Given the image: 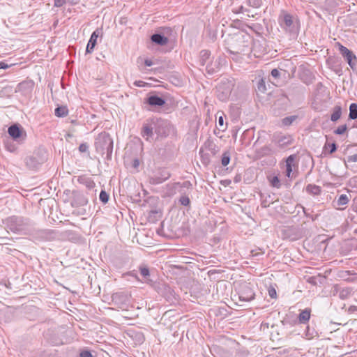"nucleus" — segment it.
Masks as SVG:
<instances>
[{"label": "nucleus", "instance_id": "obj_1", "mask_svg": "<svg viewBox=\"0 0 357 357\" xmlns=\"http://www.w3.org/2000/svg\"><path fill=\"white\" fill-rule=\"evenodd\" d=\"M227 51L232 54H245L250 50V38L241 31H237L225 40Z\"/></svg>", "mask_w": 357, "mask_h": 357}, {"label": "nucleus", "instance_id": "obj_2", "mask_svg": "<svg viewBox=\"0 0 357 357\" xmlns=\"http://www.w3.org/2000/svg\"><path fill=\"white\" fill-rule=\"evenodd\" d=\"M6 225L14 233H26L31 230L33 223L28 218L13 215L6 219Z\"/></svg>", "mask_w": 357, "mask_h": 357}, {"label": "nucleus", "instance_id": "obj_3", "mask_svg": "<svg viewBox=\"0 0 357 357\" xmlns=\"http://www.w3.org/2000/svg\"><path fill=\"white\" fill-rule=\"evenodd\" d=\"M95 148L100 154L106 153L107 158L110 160L113 151V140L110 135L105 132L98 134L96 138Z\"/></svg>", "mask_w": 357, "mask_h": 357}, {"label": "nucleus", "instance_id": "obj_4", "mask_svg": "<svg viewBox=\"0 0 357 357\" xmlns=\"http://www.w3.org/2000/svg\"><path fill=\"white\" fill-rule=\"evenodd\" d=\"M152 124L158 137H167L174 132V126L167 120L162 119H152Z\"/></svg>", "mask_w": 357, "mask_h": 357}, {"label": "nucleus", "instance_id": "obj_5", "mask_svg": "<svg viewBox=\"0 0 357 357\" xmlns=\"http://www.w3.org/2000/svg\"><path fill=\"white\" fill-rule=\"evenodd\" d=\"M278 20L280 26L286 32L296 34L298 31V22L291 15L283 13L279 16Z\"/></svg>", "mask_w": 357, "mask_h": 357}, {"label": "nucleus", "instance_id": "obj_6", "mask_svg": "<svg viewBox=\"0 0 357 357\" xmlns=\"http://www.w3.org/2000/svg\"><path fill=\"white\" fill-rule=\"evenodd\" d=\"M112 301L117 307L125 310L129 306L130 297L126 293L117 292L112 294Z\"/></svg>", "mask_w": 357, "mask_h": 357}, {"label": "nucleus", "instance_id": "obj_7", "mask_svg": "<svg viewBox=\"0 0 357 357\" xmlns=\"http://www.w3.org/2000/svg\"><path fill=\"white\" fill-rule=\"evenodd\" d=\"M170 176L171 174L167 169H159L149 176V182L151 185H158L169 179Z\"/></svg>", "mask_w": 357, "mask_h": 357}, {"label": "nucleus", "instance_id": "obj_8", "mask_svg": "<svg viewBox=\"0 0 357 357\" xmlns=\"http://www.w3.org/2000/svg\"><path fill=\"white\" fill-rule=\"evenodd\" d=\"M338 48L340 53L343 58L347 61L349 66L352 70H356L357 58L352 51L349 50L347 47L343 46L340 43H338Z\"/></svg>", "mask_w": 357, "mask_h": 357}, {"label": "nucleus", "instance_id": "obj_9", "mask_svg": "<svg viewBox=\"0 0 357 357\" xmlns=\"http://www.w3.org/2000/svg\"><path fill=\"white\" fill-rule=\"evenodd\" d=\"M224 61L225 59L220 56L212 57L211 60L208 61L207 64L205 65L206 73L208 75H213L219 72Z\"/></svg>", "mask_w": 357, "mask_h": 357}, {"label": "nucleus", "instance_id": "obj_10", "mask_svg": "<svg viewBox=\"0 0 357 357\" xmlns=\"http://www.w3.org/2000/svg\"><path fill=\"white\" fill-rule=\"evenodd\" d=\"M283 238L291 241H296L302 238V232L300 229L295 227H287L282 230Z\"/></svg>", "mask_w": 357, "mask_h": 357}, {"label": "nucleus", "instance_id": "obj_11", "mask_svg": "<svg viewBox=\"0 0 357 357\" xmlns=\"http://www.w3.org/2000/svg\"><path fill=\"white\" fill-rule=\"evenodd\" d=\"M218 98L221 101L227 100L231 93V84L229 83H221L217 87Z\"/></svg>", "mask_w": 357, "mask_h": 357}, {"label": "nucleus", "instance_id": "obj_12", "mask_svg": "<svg viewBox=\"0 0 357 357\" xmlns=\"http://www.w3.org/2000/svg\"><path fill=\"white\" fill-rule=\"evenodd\" d=\"M238 298L241 301H250L255 298V292L250 286L245 285L240 291Z\"/></svg>", "mask_w": 357, "mask_h": 357}, {"label": "nucleus", "instance_id": "obj_13", "mask_svg": "<svg viewBox=\"0 0 357 357\" xmlns=\"http://www.w3.org/2000/svg\"><path fill=\"white\" fill-rule=\"evenodd\" d=\"M351 199V195L342 194L336 197L333 202V206L338 210H344Z\"/></svg>", "mask_w": 357, "mask_h": 357}, {"label": "nucleus", "instance_id": "obj_14", "mask_svg": "<svg viewBox=\"0 0 357 357\" xmlns=\"http://www.w3.org/2000/svg\"><path fill=\"white\" fill-rule=\"evenodd\" d=\"M8 132L13 139L15 141L21 142L24 139L22 137V129L18 124L10 126L8 129Z\"/></svg>", "mask_w": 357, "mask_h": 357}, {"label": "nucleus", "instance_id": "obj_15", "mask_svg": "<svg viewBox=\"0 0 357 357\" xmlns=\"http://www.w3.org/2000/svg\"><path fill=\"white\" fill-rule=\"evenodd\" d=\"M174 187L175 189L179 188L178 192L181 195H189L192 190V184L189 181L175 183Z\"/></svg>", "mask_w": 357, "mask_h": 357}, {"label": "nucleus", "instance_id": "obj_16", "mask_svg": "<svg viewBox=\"0 0 357 357\" xmlns=\"http://www.w3.org/2000/svg\"><path fill=\"white\" fill-rule=\"evenodd\" d=\"M352 293L350 287H341L339 285L334 286L333 295L338 294L340 299L344 300L349 298Z\"/></svg>", "mask_w": 357, "mask_h": 357}, {"label": "nucleus", "instance_id": "obj_17", "mask_svg": "<svg viewBox=\"0 0 357 357\" xmlns=\"http://www.w3.org/2000/svg\"><path fill=\"white\" fill-rule=\"evenodd\" d=\"M44 159L39 158L37 155L33 154V155L29 156L25 159L26 165L31 169H35L44 162Z\"/></svg>", "mask_w": 357, "mask_h": 357}, {"label": "nucleus", "instance_id": "obj_18", "mask_svg": "<svg viewBox=\"0 0 357 357\" xmlns=\"http://www.w3.org/2000/svg\"><path fill=\"white\" fill-rule=\"evenodd\" d=\"M153 125L152 121L150 123H145L142 128L141 135L146 141H150L153 135Z\"/></svg>", "mask_w": 357, "mask_h": 357}, {"label": "nucleus", "instance_id": "obj_19", "mask_svg": "<svg viewBox=\"0 0 357 357\" xmlns=\"http://www.w3.org/2000/svg\"><path fill=\"white\" fill-rule=\"evenodd\" d=\"M146 102L153 107H162L165 104V100L156 95H152L148 97Z\"/></svg>", "mask_w": 357, "mask_h": 357}, {"label": "nucleus", "instance_id": "obj_20", "mask_svg": "<svg viewBox=\"0 0 357 357\" xmlns=\"http://www.w3.org/2000/svg\"><path fill=\"white\" fill-rule=\"evenodd\" d=\"M99 34V29H96L92 33L86 48V53H91L93 51L94 47L97 43V38H98Z\"/></svg>", "mask_w": 357, "mask_h": 357}, {"label": "nucleus", "instance_id": "obj_21", "mask_svg": "<svg viewBox=\"0 0 357 357\" xmlns=\"http://www.w3.org/2000/svg\"><path fill=\"white\" fill-rule=\"evenodd\" d=\"M151 40L153 43L159 45H165L168 43V38L161 33H154L151 36Z\"/></svg>", "mask_w": 357, "mask_h": 357}, {"label": "nucleus", "instance_id": "obj_22", "mask_svg": "<svg viewBox=\"0 0 357 357\" xmlns=\"http://www.w3.org/2000/svg\"><path fill=\"white\" fill-rule=\"evenodd\" d=\"M311 309L305 308L301 311L298 319L300 324H307L310 319Z\"/></svg>", "mask_w": 357, "mask_h": 357}, {"label": "nucleus", "instance_id": "obj_23", "mask_svg": "<svg viewBox=\"0 0 357 357\" xmlns=\"http://www.w3.org/2000/svg\"><path fill=\"white\" fill-rule=\"evenodd\" d=\"M199 57V63L202 66L206 65L208 61L212 59L211 58V52L206 50H204L200 52Z\"/></svg>", "mask_w": 357, "mask_h": 357}, {"label": "nucleus", "instance_id": "obj_24", "mask_svg": "<svg viewBox=\"0 0 357 357\" xmlns=\"http://www.w3.org/2000/svg\"><path fill=\"white\" fill-rule=\"evenodd\" d=\"M296 159L295 155H291L286 159V175L287 177H290L292 172V166Z\"/></svg>", "mask_w": 357, "mask_h": 357}, {"label": "nucleus", "instance_id": "obj_25", "mask_svg": "<svg viewBox=\"0 0 357 357\" xmlns=\"http://www.w3.org/2000/svg\"><path fill=\"white\" fill-rule=\"evenodd\" d=\"M80 184L85 185L88 189H92L95 187V183L90 177L79 176L77 179Z\"/></svg>", "mask_w": 357, "mask_h": 357}, {"label": "nucleus", "instance_id": "obj_26", "mask_svg": "<svg viewBox=\"0 0 357 357\" xmlns=\"http://www.w3.org/2000/svg\"><path fill=\"white\" fill-rule=\"evenodd\" d=\"M139 270L140 274L142 275V276L144 277V278L145 279V282L146 283L152 282V280L149 278V277L150 276V271L147 266L142 264L139 266Z\"/></svg>", "mask_w": 357, "mask_h": 357}, {"label": "nucleus", "instance_id": "obj_27", "mask_svg": "<svg viewBox=\"0 0 357 357\" xmlns=\"http://www.w3.org/2000/svg\"><path fill=\"white\" fill-rule=\"evenodd\" d=\"M342 115V107L340 105H335L331 116V120L333 122L340 119Z\"/></svg>", "mask_w": 357, "mask_h": 357}, {"label": "nucleus", "instance_id": "obj_28", "mask_svg": "<svg viewBox=\"0 0 357 357\" xmlns=\"http://www.w3.org/2000/svg\"><path fill=\"white\" fill-rule=\"evenodd\" d=\"M321 188L318 185L309 184L306 187V192L310 195H318L321 193Z\"/></svg>", "mask_w": 357, "mask_h": 357}, {"label": "nucleus", "instance_id": "obj_29", "mask_svg": "<svg viewBox=\"0 0 357 357\" xmlns=\"http://www.w3.org/2000/svg\"><path fill=\"white\" fill-rule=\"evenodd\" d=\"M68 109L66 106H60L55 109L54 114L58 117H64L68 115Z\"/></svg>", "mask_w": 357, "mask_h": 357}, {"label": "nucleus", "instance_id": "obj_30", "mask_svg": "<svg viewBox=\"0 0 357 357\" xmlns=\"http://www.w3.org/2000/svg\"><path fill=\"white\" fill-rule=\"evenodd\" d=\"M349 118L352 120L357 119V104L356 103H351L350 105Z\"/></svg>", "mask_w": 357, "mask_h": 357}, {"label": "nucleus", "instance_id": "obj_31", "mask_svg": "<svg viewBox=\"0 0 357 357\" xmlns=\"http://www.w3.org/2000/svg\"><path fill=\"white\" fill-rule=\"evenodd\" d=\"M297 118H298V116H296V115L287 116V117L282 119V123L284 126H289L290 125L292 124V123L295 120L297 119Z\"/></svg>", "mask_w": 357, "mask_h": 357}, {"label": "nucleus", "instance_id": "obj_32", "mask_svg": "<svg viewBox=\"0 0 357 357\" xmlns=\"http://www.w3.org/2000/svg\"><path fill=\"white\" fill-rule=\"evenodd\" d=\"M257 90L261 93H264L266 91L265 81L264 79H259L257 82Z\"/></svg>", "mask_w": 357, "mask_h": 357}, {"label": "nucleus", "instance_id": "obj_33", "mask_svg": "<svg viewBox=\"0 0 357 357\" xmlns=\"http://www.w3.org/2000/svg\"><path fill=\"white\" fill-rule=\"evenodd\" d=\"M230 162V153L228 151L223 153L221 159V163L223 166H227Z\"/></svg>", "mask_w": 357, "mask_h": 357}, {"label": "nucleus", "instance_id": "obj_34", "mask_svg": "<svg viewBox=\"0 0 357 357\" xmlns=\"http://www.w3.org/2000/svg\"><path fill=\"white\" fill-rule=\"evenodd\" d=\"M189 195H181L179 199V203L185 206H188L190 204V201L188 197Z\"/></svg>", "mask_w": 357, "mask_h": 357}, {"label": "nucleus", "instance_id": "obj_35", "mask_svg": "<svg viewBox=\"0 0 357 357\" xmlns=\"http://www.w3.org/2000/svg\"><path fill=\"white\" fill-rule=\"evenodd\" d=\"M248 5L258 8L262 5V0H248Z\"/></svg>", "mask_w": 357, "mask_h": 357}, {"label": "nucleus", "instance_id": "obj_36", "mask_svg": "<svg viewBox=\"0 0 357 357\" xmlns=\"http://www.w3.org/2000/svg\"><path fill=\"white\" fill-rule=\"evenodd\" d=\"M347 130V124H344V125H342V126H338L335 130H334V133L336 134V135H343L346 130Z\"/></svg>", "mask_w": 357, "mask_h": 357}, {"label": "nucleus", "instance_id": "obj_37", "mask_svg": "<svg viewBox=\"0 0 357 357\" xmlns=\"http://www.w3.org/2000/svg\"><path fill=\"white\" fill-rule=\"evenodd\" d=\"M271 152V149L269 146H265L262 148H261L258 151L257 153L260 155H266L270 154Z\"/></svg>", "mask_w": 357, "mask_h": 357}, {"label": "nucleus", "instance_id": "obj_38", "mask_svg": "<svg viewBox=\"0 0 357 357\" xmlns=\"http://www.w3.org/2000/svg\"><path fill=\"white\" fill-rule=\"evenodd\" d=\"M99 198L102 203L106 204L109 201V195L105 190H101Z\"/></svg>", "mask_w": 357, "mask_h": 357}, {"label": "nucleus", "instance_id": "obj_39", "mask_svg": "<svg viewBox=\"0 0 357 357\" xmlns=\"http://www.w3.org/2000/svg\"><path fill=\"white\" fill-rule=\"evenodd\" d=\"M205 146L208 150L211 151L213 153H215L216 145L212 141L207 140L205 142Z\"/></svg>", "mask_w": 357, "mask_h": 357}, {"label": "nucleus", "instance_id": "obj_40", "mask_svg": "<svg viewBox=\"0 0 357 357\" xmlns=\"http://www.w3.org/2000/svg\"><path fill=\"white\" fill-rule=\"evenodd\" d=\"M271 185L276 188H280V181L278 176H273L272 179L270 181Z\"/></svg>", "mask_w": 357, "mask_h": 357}, {"label": "nucleus", "instance_id": "obj_41", "mask_svg": "<svg viewBox=\"0 0 357 357\" xmlns=\"http://www.w3.org/2000/svg\"><path fill=\"white\" fill-rule=\"evenodd\" d=\"M327 146H328L330 149L329 154L333 153L337 150V144L335 142L331 144H326L324 148H326Z\"/></svg>", "mask_w": 357, "mask_h": 357}, {"label": "nucleus", "instance_id": "obj_42", "mask_svg": "<svg viewBox=\"0 0 357 357\" xmlns=\"http://www.w3.org/2000/svg\"><path fill=\"white\" fill-rule=\"evenodd\" d=\"M280 71L276 68H274L271 70V76L275 79H278L280 77Z\"/></svg>", "mask_w": 357, "mask_h": 357}, {"label": "nucleus", "instance_id": "obj_43", "mask_svg": "<svg viewBox=\"0 0 357 357\" xmlns=\"http://www.w3.org/2000/svg\"><path fill=\"white\" fill-rule=\"evenodd\" d=\"M278 143L280 144V145L290 144H291V139H290L289 137H282L278 141Z\"/></svg>", "mask_w": 357, "mask_h": 357}, {"label": "nucleus", "instance_id": "obj_44", "mask_svg": "<svg viewBox=\"0 0 357 357\" xmlns=\"http://www.w3.org/2000/svg\"><path fill=\"white\" fill-rule=\"evenodd\" d=\"M79 151L81 153H89V145L86 143H82L79 146Z\"/></svg>", "mask_w": 357, "mask_h": 357}, {"label": "nucleus", "instance_id": "obj_45", "mask_svg": "<svg viewBox=\"0 0 357 357\" xmlns=\"http://www.w3.org/2000/svg\"><path fill=\"white\" fill-rule=\"evenodd\" d=\"M344 162H345L346 165H347V162H348V163L356 162H357V153L348 156L347 158V161H344Z\"/></svg>", "mask_w": 357, "mask_h": 357}, {"label": "nucleus", "instance_id": "obj_46", "mask_svg": "<svg viewBox=\"0 0 357 357\" xmlns=\"http://www.w3.org/2000/svg\"><path fill=\"white\" fill-rule=\"evenodd\" d=\"M14 63H8L6 61L0 62V69H7L13 66Z\"/></svg>", "mask_w": 357, "mask_h": 357}, {"label": "nucleus", "instance_id": "obj_47", "mask_svg": "<svg viewBox=\"0 0 357 357\" xmlns=\"http://www.w3.org/2000/svg\"><path fill=\"white\" fill-rule=\"evenodd\" d=\"M268 295L271 298H276L277 294H276V290L275 289L274 287H270L268 289Z\"/></svg>", "mask_w": 357, "mask_h": 357}, {"label": "nucleus", "instance_id": "obj_48", "mask_svg": "<svg viewBox=\"0 0 357 357\" xmlns=\"http://www.w3.org/2000/svg\"><path fill=\"white\" fill-rule=\"evenodd\" d=\"M218 126H220V128L224 131L226 128V127L224 126V119L222 116L218 117Z\"/></svg>", "mask_w": 357, "mask_h": 357}, {"label": "nucleus", "instance_id": "obj_49", "mask_svg": "<svg viewBox=\"0 0 357 357\" xmlns=\"http://www.w3.org/2000/svg\"><path fill=\"white\" fill-rule=\"evenodd\" d=\"M271 203H273V202H271L268 201L267 197H266L265 199H263L261 200V206L263 208H267V207H268L270 206V204Z\"/></svg>", "mask_w": 357, "mask_h": 357}, {"label": "nucleus", "instance_id": "obj_50", "mask_svg": "<svg viewBox=\"0 0 357 357\" xmlns=\"http://www.w3.org/2000/svg\"><path fill=\"white\" fill-rule=\"evenodd\" d=\"M80 357H92V354L89 351L84 350L80 353Z\"/></svg>", "mask_w": 357, "mask_h": 357}, {"label": "nucleus", "instance_id": "obj_51", "mask_svg": "<svg viewBox=\"0 0 357 357\" xmlns=\"http://www.w3.org/2000/svg\"><path fill=\"white\" fill-rule=\"evenodd\" d=\"M66 3V0H54V6L56 7H61Z\"/></svg>", "mask_w": 357, "mask_h": 357}, {"label": "nucleus", "instance_id": "obj_52", "mask_svg": "<svg viewBox=\"0 0 357 357\" xmlns=\"http://www.w3.org/2000/svg\"><path fill=\"white\" fill-rule=\"evenodd\" d=\"M126 275H130L135 278L137 280L139 281V278L137 275L135 273V271H130L126 273Z\"/></svg>", "mask_w": 357, "mask_h": 357}, {"label": "nucleus", "instance_id": "obj_53", "mask_svg": "<svg viewBox=\"0 0 357 357\" xmlns=\"http://www.w3.org/2000/svg\"><path fill=\"white\" fill-rule=\"evenodd\" d=\"M248 10L247 8H245L243 6H241L239 8H238V10H236V11H234L236 13H244V12H248Z\"/></svg>", "mask_w": 357, "mask_h": 357}, {"label": "nucleus", "instance_id": "obj_54", "mask_svg": "<svg viewBox=\"0 0 357 357\" xmlns=\"http://www.w3.org/2000/svg\"><path fill=\"white\" fill-rule=\"evenodd\" d=\"M38 232L40 233V236L43 238L45 237L48 233L47 230H40Z\"/></svg>", "mask_w": 357, "mask_h": 357}, {"label": "nucleus", "instance_id": "obj_55", "mask_svg": "<svg viewBox=\"0 0 357 357\" xmlns=\"http://www.w3.org/2000/svg\"><path fill=\"white\" fill-rule=\"evenodd\" d=\"M134 84L136 86H144V82L142 81H135Z\"/></svg>", "mask_w": 357, "mask_h": 357}, {"label": "nucleus", "instance_id": "obj_56", "mask_svg": "<svg viewBox=\"0 0 357 357\" xmlns=\"http://www.w3.org/2000/svg\"><path fill=\"white\" fill-rule=\"evenodd\" d=\"M144 64L146 66H151L153 65V61L149 59H146L144 61Z\"/></svg>", "mask_w": 357, "mask_h": 357}, {"label": "nucleus", "instance_id": "obj_57", "mask_svg": "<svg viewBox=\"0 0 357 357\" xmlns=\"http://www.w3.org/2000/svg\"><path fill=\"white\" fill-rule=\"evenodd\" d=\"M133 165V167H134L135 168H137V167L139 165V160H138V159H135V160H133V165Z\"/></svg>", "mask_w": 357, "mask_h": 357}, {"label": "nucleus", "instance_id": "obj_58", "mask_svg": "<svg viewBox=\"0 0 357 357\" xmlns=\"http://www.w3.org/2000/svg\"><path fill=\"white\" fill-rule=\"evenodd\" d=\"M88 203V200L85 198H82L81 201H80V204L84 206V205H86V204Z\"/></svg>", "mask_w": 357, "mask_h": 357}, {"label": "nucleus", "instance_id": "obj_59", "mask_svg": "<svg viewBox=\"0 0 357 357\" xmlns=\"http://www.w3.org/2000/svg\"><path fill=\"white\" fill-rule=\"evenodd\" d=\"M350 274V272L349 271H345L341 273L340 277H345L347 275H349Z\"/></svg>", "mask_w": 357, "mask_h": 357}, {"label": "nucleus", "instance_id": "obj_60", "mask_svg": "<svg viewBox=\"0 0 357 357\" xmlns=\"http://www.w3.org/2000/svg\"><path fill=\"white\" fill-rule=\"evenodd\" d=\"M6 148H7V149H8V151H15V147H14L13 146H12V145H8V144H7V145H6Z\"/></svg>", "mask_w": 357, "mask_h": 357}, {"label": "nucleus", "instance_id": "obj_61", "mask_svg": "<svg viewBox=\"0 0 357 357\" xmlns=\"http://www.w3.org/2000/svg\"><path fill=\"white\" fill-rule=\"evenodd\" d=\"M230 183H231L230 180H225V181H224L225 185H229V184H230Z\"/></svg>", "mask_w": 357, "mask_h": 357}, {"label": "nucleus", "instance_id": "obj_62", "mask_svg": "<svg viewBox=\"0 0 357 357\" xmlns=\"http://www.w3.org/2000/svg\"><path fill=\"white\" fill-rule=\"evenodd\" d=\"M323 86V84L321 83V82H319L317 84V87L318 89L319 88H321Z\"/></svg>", "mask_w": 357, "mask_h": 357}, {"label": "nucleus", "instance_id": "obj_63", "mask_svg": "<svg viewBox=\"0 0 357 357\" xmlns=\"http://www.w3.org/2000/svg\"><path fill=\"white\" fill-rule=\"evenodd\" d=\"M66 137H73V135H72V134H70V133H68V134L66 135Z\"/></svg>", "mask_w": 357, "mask_h": 357}, {"label": "nucleus", "instance_id": "obj_64", "mask_svg": "<svg viewBox=\"0 0 357 357\" xmlns=\"http://www.w3.org/2000/svg\"><path fill=\"white\" fill-rule=\"evenodd\" d=\"M354 234H356L357 235V229H356L354 230Z\"/></svg>", "mask_w": 357, "mask_h": 357}]
</instances>
